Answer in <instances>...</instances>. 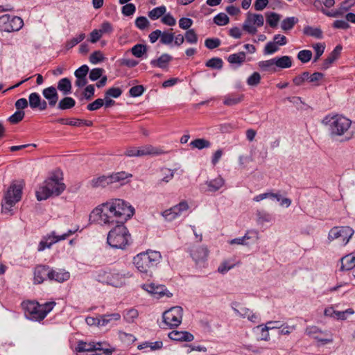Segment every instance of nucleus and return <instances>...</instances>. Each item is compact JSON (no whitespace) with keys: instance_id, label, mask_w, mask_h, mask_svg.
Returning <instances> with one entry per match:
<instances>
[{"instance_id":"obj_1","label":"nucleus","mask_w":355,"mask_h":355,"mask_svg":"<svg viewBox=\"0 0 355 355\" xmlns=\"http://www.w3.org/2000/svg\"><path fill=\"white\" fill-rule=\"evenodd\" d=\"M135 214V209L121 199H112L97 206L89 214L90 223L101 225H116L107 234V243L115 249L125 250L132 241L124 223Z\"/></svg>"},{"instance_id":"obj_2","label":"nucleus","mask_w":355,"mask_h":355,"mask_svg":"<svg viewBox=\"0 0 355 355\" xmlns=\"http://www.w3.org/2000/svg\"><path fill=\"white\" fill-rule=\"evenodd\" d=\"M322 123L328 126L329 135L331 138L344 136V138L341 141H346L353 137L354 132L349 130L352 121L343 115H327L322 119Z\"/></svg>"},{"instance_id":"obj_3","label":"nucleus","mask_w":355,"mask_h":355,"mask_svg":"<svg viewBox=\"0 0 355 355\" xmlns=\"http://www.w3.org/2000/svg\"><path fill=\"white\" fill-rule=\"evenodd\" d=\"M56 303L54 301L40 304L37 301L23 302L21 306L27 318L33 321H42L49 313Z\"/></svg>"},{"instance_id":"obj_4","label":"nucleus","mask_w":355,"mask_h":355,"mask_svg":"<svg viewBox=\"0 0 355 355\" xmlns=\"http://www.w3.org/2000/svg\"><path fill=\"white\" fill-rule=\"evenodd\" d=\"M162 260L159 252L148 250L137 254L133 258V263L137 269L142 273L152 272Z\"/></svg>"},{"instance_id":"obj_5","label":"nucleus","mask_w":355,"mask_h":355,"mask_svg":"<svg viewBox=\"0 0 355 355\" xmlns=\"http://www.w3.org/2000/svg\"><path fill=\"white\" fill-rule=\"evenodd\" d=\"M65 184L62 182L56 175L47 179L44 185L36 191V198L39 201L44 200L52 196H60L65 189Z\"/></svg>"},{"instance_id":"obj_6","label":"nucleus","mask_w":355,"mask_h":355,"mask_svg":"<svg viewBox=\"0 0 355 355\" xmlns=\"http://www.w3.org/2000/svg\"><path fill=\"white\" fill-rule=\"evenodd\" d=\"M132 177V174L125 171L112 173L108 175H101L94 178L90 181V184L94 188L105 187L109 184L119 182L121 185H123L127 182V180Z\"/></svg>"},{"instance_id":"obj_7","label":"nucleus","mask_w":355,"mask_h":355,"mask_svg":"<svg viewBox=\"0 0 355 355\" xmlns=\"http://www.w3.org/2000/svg\"><path fill=\"white\" fill-rule=\"evenodd\" d=\"M22 194V187L21 184H12L10 186L4 194L3 200L1 202V209L3 213H8L12 210V207L17 202L20 201Z\"/></svg>"},{"instance_id":"obj_8","label":"nucleus","mask_w":355,"mask_h":355,"mask_svg":"<svg viewBox=\"0 0 355 355\" xmlns=\"http://www.w3.org/2000/svg\"><path fill=\"white\" fill-rule=\"evenodd\" d=\"M76 351L79 355H111L113 350L103 349L101 343L79 341Z\"/></svg>"},{"instance_id":"obj_9","label":"nucleus","mask_w":355,"mask_h":355,"mask_svg":"<svg viewBox=\"0 0 355 355\" xmlns=\"http://www.w3.org/2000/svg\"><path fill=\"white\" fill-rule=\"evenodd\" d=\"M24 26L22 19L17 16L3 15L0 17V31L11 33L19 31Z\"/></svg>"},{"instance_id":"obj_10","label":"nucleus","mask_w":355,"mask_h":355,"mask_svg":"<svg viewBox=\"0 0 355 355\" xmlns=\"http://www.w3.org/2000/svg\"><path fill=\"white\" fill-rule=\"evenodd\" d=\"M182 313L181 306H173L163 313V322L171 328L177 327L182 322Z\"/></svg>"},{"instance_id":"obj_11","label":"nucleus","mask_w":355,"mask_h":355,"mask_svg":"<svg viewBox=\"0 0 355 355\" xmlns=\"http://www.w3.org/2000/svg\"><path fill=\"white\" fill-rule=\"evenodd\" d=\"M264 18L261 14L247 13L246 19L243 24V29L249 34L254 35L257 32V27H261L263 25Z\"/></svg>"},{"instance_id":"obj_12","label":"nucleus","mask_w":355,"mask_h":355,"mask_svg":"<svg viewBox=\"0 0 355 355\" xmlns=\"http://www.w3.org/2000/svg\"><path fill=\"white\" fill-rule=\"evenodd\" d=\"M354 230L349 226L334 227L328 234V239L332 241L340 239L346 245L354 234Z\"/></svg>"},{"instance_id":"obj_13","label":"nucleus","mask_w":355,"mask_h":355,"mask_svg":"<svg viewBox=\"0 0 355 355\" xmlns=\"http://www.w3.org/2000/svg\"><path fill=\"white\" fill-rule=\"evenodd\" d=\"M142 288L157 298H161L164 296L171 297L173 296V294L162 284H157L155 283L145 284L142 286Z\"/></svg>"},{"instance_id":"obj_14","label":"nucleus","mask_w":355,"mask_h":355,"mask_svg":"<svg viewBox=\"0 0 355 355\" xmlns=\"http://www.w3.org/2000/svg\"><path fill=\"white\" fill-rule=\"evenodd\" d=\"M287 43V39L284 35L277 34L274 35L273 41L268 42L263 49L264 55H272L279 50L278 46H284Z\"/></svg>"},{"instance_id":"obj_15","label":"nucleus","mask_w":355,"mask_h":355,"mask_svg":"<svg viewBox=\"0 0 355 355\" xmlns=\"http://www.w3.org/2000/svg\"><path fill=\"white\" fill-rule=\"evenodd\" d=\"M28 105L32 110L44 111L47 109V102L42 99L40 95L37 92L30 94L28 96Z\"/></svg>"},{"instance_id":"obj_16","label":"nucleus","mask_w":355,"mask_h":355,"mask_svg":"<svg viewBox=\"0 0 355 355\" xmlns=\"http://www.w3.org/2000/svg\"><path fill=\"white\" fill-rule=\"evenodd\" d=\"M50 266L38 265L34 269V283L42 284L47 278L49 280Z\"/></svg>"},{"instance_id":"obj_17","label":"nucleus","mask_w":355,"mask_h":355,"mask_svg":"<svg viewBox=\"0 0 355 355\" xmlns=\"http://www.w3.org/2000/svg\"><path fill=\"white\" fill-rule=\"evenodd\" d=\"M42 95L46 100L47 106L49 105L50 107H53L58 103L59 96L57 89L55 87L50 86L44 88L42 90Z\"/></svg>"},{"instance_id":"obj_18","label":"nucleus","mask_w":355,"mask_h":355,"mask_svg":"<svg viewBox=\"0 0 355 355\" xmlns=\"http://www.w3.org/2000/svg\"><path fill=\"white\" fill-rule=\"evenodd\" d=\"M173 59V57L168 53H162L157 59L151 60L150 64L153 67H157L164 71H167L168 69V65Z\"/></svg>"},{"instance_id":"obj_19","label":"nucleus","mask_w":355,"mask_h":355,"mask_svg":"<svg viewBox=\"0 0 355 355\" xmlns=\"http://www.w3.org/2000/svg\"><path fill=\"white\" fill-rule=\"evenodd\" d=\"M125 275L113 270H110L109 277L106 284L111 285L114 287H121L125 284Z\"/></svg>"},{"instance_id":"obj_20","label":"nucleus","mask_w":355,"mask_h":355,"mask_svg":"<svg viewBox=\"0 0 355 355\" xmlns=\"http://www.w3.org/2000/svg\"><path fill=\"white\" fill-rule=\"evenodd\" d=\"M70 278V273L64 269L58 268L56 270L50 267L49 280L62 283Z\"/></svg>"},{"instance_id":"obj_21","label":"nucleus","mask_w":355,"mask_h":355,"mask_svg":"<svg viewBox=\"0 0 355 355\" xmlns=\"http://www.w3.org/2000/svg\"><path fill=\"white\" fill-rule=\"evenodd\" d=\"M191 256L193 260L197 263L204 262L208 256V250L206 248L199 246L191 250Z\"/></svg>"},{"instance_id":"obj_22","label":"nucleus","mask_w":355,"mask_h":355,"mask_svg":"<svg viewBox=\"0 0 355 355\" xmlns=\"http://www.w3.org/2000/svg\"><path fill=\"white\" fill-rule=\"evenodd\" d=\"M342 49L343 47L341 45H337L328 55V57L324 60L321 69L323 70L329 69L331 64L338 58L341 53Z\"/></svg>"},{"instance_id":"obj_23","label":"nucleus","mask_w":355,"mask_h":355,"mask_svg":"<svg viewBox=\"0 0 355 355\" xmlns=\"http://www.w3.org/2000/svg\"><path fill=\"white\" fill-rule=\"evenodd\" d=\"M168 338L175 341L191 342L194 339L193 334L189 331H172L168 335Z\"/></svg>"},{"instance_id":"obj_24","label":"nucleus","mask_w":355,"mask_h":355,"mask_svg":"<svg viewBox=\"0 0 355 355\" xmlns=\"http://www.w3.org/2000/svg\"><path fill=\"white\" fill-rule=\"evenodd\" d=\"M205 184L207 186V189L205 191L216 192L223 187L225 184V180L219 175L215 179L206 181Z\"/></svg>"},{"instance_id":"obj_25","label":"nucleus","mask_w":355,"mask_h":355,"mask_svg":"<svg viewBox=\"0 0 355 355\" xmlns=\"http://www.w3.org/2000/svg\"><path fill=\"white\" fill-rule=\"evenodd\" d=\"M58 90L61 92L64 96H67L71 93V82L68 78H63L58 82Z\"/></svg>"},{"instance_id":"obj_26","label":"nucleus","mask_w":355,"mask_h":355,"mask_svg":"<svg viewBox=\"0 0 355 355\" xmlns=\"http://www.w3.org/2000/svg\"><path fill=\"white\" fill-rule=\"evenodd\" d=\"M340 270H351L355 267V255L350 254L341 259Z\"/></svg>"},{"instance_id":"obj_27","label":"nucleus","mask_w":355,"mask_h":355,"mask_svg":"<svg viewBox=\"0 0 355 355\" xmlns=\"http://www.w3.org/2000/svg\"><path fill=\"white\" fill-rule=\"evenodd\" d=\"M57 235H55V232H52L51 235L49 236V237L46 240H42L38 245L37 250L39 252L44 250L46 248H50L53 244L58 242Z\"/></svg>"},{"instance_id":"obj_28","label":"nucleus","mask_w":355,"mask_h":355,"mask_svg":"<svg viewBox=\"0 0 355 355\" xmlns=\"http://www.w3.org/2000/svg\"><path fill=\"white\" fill-rule=\"evenodd\" d=\"M137 155L139 157H142L145 155H161L163 152L157 148H154L151 145H147L141 147L137 150Z\"/></svg>"},{"instance_id":"obj_29","label":"nucleus","mask_w":355,"mask_h":355,"mask_svg":"<svg viewBox=\"0 0 355 355\" xmlns=\"http://www.w3.org/2000/svg\"><path fill=\"white\" fill-rule=\"evenodd\" d=\"M121 318V315L118 313H114L111 314H105L100 316V318L98 319L97 325L98 326H106L111 321H116Z\"/></svg>"},{"instance_id":"obj_30","label":"nucleus","mask_w":355,"mask_h":355,"mask_svg":"<svg viewBox=\"0 0 355 355\" xmlns=\"http://www.w3.org/2000/svg\"><path fill=\"white\" fill-rule=\"evenodd\" d=\"M243 98V94H230L225 96L223 104L227 106H233L241 103Z\"/></svg>"},{"instance_id":"obj_31","label":"nucleus","mask_w":355,"mask_h":355,"mask_svg":"<svg viewBox=\"0 0 355 355\" xmlns=\"http://www.w3.org/2000/svg\"><path fill=\"white\" fill-rule=\"evenodd\" d=\"M95 93V88L93 85H89L83 91L81 95L79 96V101L84 104L85 101H91Z\"/></svg>"},{"instance_id":"obj_32","label":"nucleus","mask_w":355,"mask_h":355,"mask_svg":"<svg viewBox=\"0 0 355 355\" xmlns=\"http://www.w3.org/2000/svg\"><path fill=\"white\" fill-rule=\"evenodd\" d=\"M76 105V101L69 96H65L58 103L57 108L60 110H66L73 108Z\"/></svg>"},{"instance_id":"obj_33","label":"nucleus","mask_w":355,"mask_h":355,"mask_svg":"<svg viewBox=\"0 0 355 355\" xmlns=\"http://www.w3.org/2000/svg\"><path fill=\"white\" fill-rule=\"evenodd\" d=\"M275 66L281 69L289 68L292 66V58L288 55L275 57Z\"/></svg>"},{"instance_id":"obj_34","label":"nucleus","mask_w":355,"mask_h":355,"mask_svg":"<svg viewBox=\"0 0 355 355\" xmlns=\"http://www.w3.org/2000/svg\"><path fill=\"white\" fill-rule=\"evenodd\" d=\"M303 33L316 39H322L323 37L322 31L320 28L306 26L304 28Z\"/></svg>"},{"instance_id":"obj_35","label":"nucleus","mask_w":355,"mask_h":355,"mask_svg":"<svg viewBox=\"0 0 355 355\" xmlns=\"http://www.w3.org/2000/svg\"><path fill=\"white\" fill-rule=\"evenodd\" d=\"M282 196L279 193H274L272 192H267L259 194L254 197L253 200L255 202H259L262 200L269 198L272 200H277V202H280L282 200Z\"/></svg>"},{"instance_id":"obj_36","label":"nucleus","mask_w":355,"mask_h":355,"mask_svg":"<svg viewBox=\"0 0 355 355\" xmlns=\"http://www.w3.org/2000/svg\"><path fill=\"white\" fill-rule=\"evenodd\" d=\"M299 21L298 18L295 17H288L284 19L281 23V28L284 31H288L295 26Z\"/></svg>"},{"instance_id":"obj_37","label":"nucleus","mask_w":355,"mask_h":355,"mask_svg":"<svg viewBox=\"0 0 355 355\" xmlns=\"http://www.w3.org/2000/svg\"><path fill=\"white\" fill-rule=\"evenodd\" d=\"M245 53L243 51L237 53H233L228 56L227 61L230 64H237L241 65L245 60Z\"/></svg>"},{"instance_id":"obj_38","label":"nucleus","mask_w":355,"mask_h":355,"mask_svg":"<svg viewBox=\"0 0 355 355\" xmlns=\"http://www.w3.org/2000/svg\"><path fill=\"white\" fill-rule=\"evenodd\" d=\"M256 215L257 217V223L259 224L270 223L274 219L271 214L264 210H257Z\"/></svg>"},{"instance_id":"obj_39","label":"nucleus","mask_w":355,"mask_h":355,"mask_svg":"<svg viewBox=\"0 0 355 355\" xmlns=\"http://www.w3.org/2000/svg\"><path fill=\"white\" fill-rule=\"evenodd\" d=\"M109 272L110 270L99 269L94 272L93 277L96 281L106 284L109 277Z\"/></svg>"},{"instance_id":"obj_40","label":"nucleus","mask_w":355,"mask_h":355,"mask_svg":"<svg viewBox=\"0 0 355 355\" xmlns=\"http://www.w3.org/2000/svg\"><path fill=\"white\" fill-rule=\"evenodd\" d=\"M190 146L192 148L202 150L203 148H209L211 146V143L205 139H196L190 143Z\"/></svg>"},{"instance_id":"obj_41","label":"nucleus","mask_w":355,"mask_h":355,"mask_svg":"<svg viewBox=\"0 0 355 355\" xmlns=\"http://www.w3.org/2000/svg\"><path fill=\"white\" fill-rule=\"evenodd\" d=\"M132 54L136 58H141L147 51V47L144 44H137L130 49Z\"/></svg>"},{"instance_id":"obj_42","label":"nucleus","mask_w":355,"mask_h":355,"mask_svg":"<svg viewBox=\"0 0 355 355\" xmlns=\"http://www.w3.org/2000/svg\"><path fill=\"white\" fill-rule=\"evenodd\" d=\"M166 11V8L164 6L156 7L148 12V17L152 20H155V19H159L162 15H164L165 14Z\"/></svg>"},{"instance_id":"obj_43","label":"nucleus","mask_w":355,"mask_h":355,"mask_svg":"<svg viewBox=\"0 0 355 355\" xmlns=\"http://www.w3.org/2000/svg\"><path fill=\"white\" fill-rule=\"evenodd\" d=\"M280 20V15L276 12H270L266 14V22L272 28H275Z\"/></svg>"},{"instance_id":"obj_44","label":"nucleus","mask_w":355,"mask_h":355,"mask_svg":"<svg viewBox=\"0 0 355 355\" xmlns=\"http://www.w3.org/2000/svg\"><path fill=\"white\" fill-rule=\"evenodd\" d=\"M223 61L220 58H212L207 60L205 66L215 69H221L223 68Z\"/></svg>"},{"instance_id":"obj_45","label":"nucleus","mask_w":355,"mask_h":355,"mask_svg":"<svg viewBox=\"0 0 355 355\" xmlns=\"http://www.w3.org/2000/svg\"><path fill=\"white\" fill-rule=\"evenodd\" d=\"M175 38L173 33L168 31H162L159 42L164 45H170L172 44Z\"/></svg>"},{"instance_id":"obj_46","label":"nucleus","mask_w":355,"mask_h":355,"mask_svg":"<svg viewBox=\"0 0 355 355\" xmlns=\"http://www.w3.org/2000/svg\"><path fill=\"white\" fill-rule=\"evenodd\" d=\"M255 330L258 331L259 330L260 331V338L259 339L261 340H268L269 338H270V336H269V330L270 329L268 328V325L266 324L265 325L263 324H261V325H258L257 327H256L254 328Z\"/></svg>"},{"instance_id":"obj_47","label":"nucleus","mask_w":355,"mask_h":355,"mask_svg":"<svg viewBox=\"0 0 355 355\" xmlns=\"http://www.w3.org/2000/svg\"><path fill=\"white\" fill-rule=\"evenodd\" d=\"M313 53L310 50H302L298 52L297 58L302 63H307L311 60Z\"/></svg>"},{"instance_id":"obj_48","label":"nucleus","mask_w":355,"mask_h":355,"mask_svg":"<svg viewBox=\"0 0 355 355\" xmlns=\"http://www.w3.org/2000/svg\"><path fill=\"white\" fill-rule=\"evenodd\" d=\"M25 113L22 110H17L8 119V121L12 124H17L23 120Z\"/></svg>"},{"instance_id":"obj_49","label":"nucleus","mask_w":355,"mask_h":355,"mask_svg":"<svg viewBox=\"0 0 355 355\" xmlns=\"http://www.w3.org/2000/svg\"><path fill=\"white\" fill-rule=\"evenodd\" d=\"M230 21L227 15L223 12L218 13L214 18V22L218 26H225Z\"/></svg>"},{"instance_id":"obj_50","label":"nucleus","mask_w":355,"mask_h":355,"mask_svg":"<svg viewBox=\"0 0 355 355\" xmlns=\"http://www.w3.org/2000/svg\"><path fill=\"white\" fill-rule=\"evenodd\" d=\"M309 71H304L301 74L295 76L293 79V82L295 85L296 86H300L302 85L305 81H309Z\"/></svg>"},{"instance_id":"obj_51","label":"nucleus","mask_w":355,"mask_h":355,"mask_svg":"<svg viewBox=\"0 0 355 355\" xmlns=\"http://www.w3.org/2000/svg\"><path fill=\"white\" fill-rule=\"evenodd\" d=\"M234 305L238 306L239 304L235 302V303H233L232 306L234 313L236 315H238L239 316H240L243 318H248V316L249 315V313H250V311H251L250 309H249L248 308H246V307H243V306L240 307V309H238L236 307H234Z\"/></svg>"},{"instance_id":"obj_52","label":"nucleus","mask_w":355,"mask_h":355,"mask_svg":"<svg viewBox=\"0 0 355 355\" xmlns=\"http://www.w3.org/2000/svg\"><path fill=\"white\" fill-rule=\"evenodd\" d=\"M184 37H185L186 41L189 44H196L198 42V37L193 29H189L185 33Z\"/></svg>"},{"instance_id":"obj_53","label":"nucleus","mask_w":355,"mask_h":355,"mask_svg":"<svg viewBox=\"0 0 355 355\" xmlns=\"http://www.w3.org/2000/svg\"><path fill=\"white\" fill-rule=\"evenodd\" d=\"M150 22L146 17L140 16L135 19V26L140 30H144L148 27Z\"/></svg>"},{"instance_id":"obj_54","label":"nucleus","mask_w":355,"mask_h":355,"mask_svg":"<svg viewBox=\"0 0 355 355\" xmlns=\"http://www.w3.org/2000/svg\"><path fill=\"white\" fill-rule=\"evenodd\" d=\"M145 88L143 85H136L132 87L129 90L130 96L132 97H139L143 94Z\"/></svg>"},{"instance_id":"obj_55","label":"nucleus","mask_w":355,"mask_h":355,"mask_svg":"<svg viewBox=\"0 0 355 355\" xmlns=\"http://www.w3.org/2000/svg\"><path fill=\"white\" fill-rule=\"evenodd\" d=\"M103 55L100 51H96L89 56V62L92 64H96L104 60Z\"/></svg>"},{"instance_id":"obj_56","label":"nucleus","mask_w":355,"mask_h":355,"mask_svg":"<svg viewBox=\"0 0 355 355\" xmlns=\"http://www.w3.org/2000/svg\"><path fill=\"white\" fill-rule=\"evenodd\" d=\"M220 40L218 38H207L205 41V46L209 49H214L220 45Z\"/></svg>"},{"instance_id":"obj_57","label":"nucleus","mask_w":355,"mask_h":355,"mask_svg":"<svg viewBox=\"0 0 355 355\" xmlns=\"http://www.w3.org/2000/svg\"><path fill=\"white\" fill-rule=\"evenodd\" d=\"M261 80V76L258 72H254L247 79V84L250 86H257L259 84Z\"/></svg>"},{"instance_id":"obj_58","label":"nucleus","mask_w":355,"mask_h":355,"mask_svg":"<svg viewBox=\"0 0 355 355\" xmlns=\"http://www.w3.org/2000/svg\"><path fill=\"white\" fill-rule=\"evenodd\" d=\"M103 71L102 68H94L90 71L89 78L92 81H96L102 76Z\"/></svg>"},{"instance_id":"obj_59","label":"nucleus","mask_w":355,"mask_h":355,"mask_svg":"<svg viewBox=\"0 0 355 355\" xmlns=\"http://www.w3.org/2000/svg\"><path fill=\"white\" fill-rule=\"evenodd\" d=\"M104 105V100L102 98H97L87 106L89 111H96L100 109Z\"/></svg>"},{"instance_id":"obj_60","label":"nucleus","mask_w":355,"mask_h":355,"mask_svg":"<svg viewBox=\"0 0 355 355\" xmlns=\"http://www.w3.org/2000/svg\"><path fill=\"white\" fill-rule=\"evenodd\" d=\"M324 74L320 72H314L313 74L309 73V82L313 83L314 86H319V80L322 79Z\"/></svg>"},{"instance_id":"obj_61","label":"nucleus","mask_w":355,"mask_h":355,"mask_svg":"<svg viewBox=\"0 0 355 355\" xmlns=\"http://www.w3.org/2000/svg\"><path fill=\"white\" fill-rule=\"evenodd\" d=\"M136 10V7L133 3H125L122 7L121 12L125 16H131L132 15Z\"/></svg>"},{"instance_id":"obj_62","label":"nucleus","mask_w":355,"mask_h":355,"mask_svg":"<svg viewBox=\"0 0 355 355\" xmlns=\"http://www.w3.org/2000/svg\"><path fill=\"white\" fill-rule=\"evenodd\" d=\"M332 27L336 29L347 30L350 28V25L346 19H339L334 21Z\"/></svg>"},{"instance_id":"obj_63","label":"nucleus","mask_w":355,"mask_h":355,"mask_svg":"<svg viewBox=\"0 0 355 355\" xmlns=\"http://www.w3.org/2000/svg\"><path fill=\"white\" fill-rule=\"evenodd\" d=\"M89 70V67L86 64H83L75 71L74 75L76 78H85L87 77Z\"/></svg>"},{"instance_id":"obj_64","label":"nucleus","mask_w":355,"mask_h":355,"mask_svg":"<svg viewBox=\"0 0 355 355\" xmlns=\"http://www.w3.org/2000/svg\"><path fill=\"white\" fill-rule=\"evenodd\" d=\"M313 49L315 51V55L313 59V62H316L320 57L323 54L325 46L323 44L318 43L313 46Z\"/></svg>"}]
</instances>
